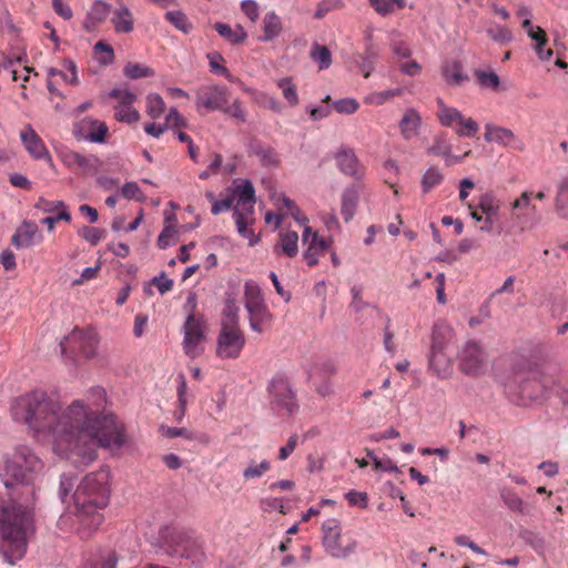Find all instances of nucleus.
Wrapping results in <instances>:
<instances>
[{
	"instance_id": "nucleus-1",
	"label": "nucleus",
	"mask_w": 568,
	"mask_h": 568,
	"mask_svg": "<svg viewBox=\"0 0 568 568\" xmlns=\"http://www.w3.org/2000/svg\"><path fill=\"white\" fill-rule=\"evenodd\" d=\"M91 396L95 398L94 410L77 399L58 414L57 403L45 392L33 390L12 402L11 416L38 434L48 433L57 453L77 456L83 464H90L97 457V445L114 450L125 444L123 426L112 415H97L105 399L104 388H92Z\"/></svg>"
},
{
	"instance_id": "nucleus-2",
	"label": "nucleus",
	"mask_w": 568,
	"mask_h": 568,
	"mask_svg": "<svg viewBox=\"0 0 568 568\" xmlns=\"http://www.w3.org/2000/svg\"><path fill=\"white\" fill-rule=\"evenodd\" d=\"M110 497L109 470L101 468L87 475L73 493L75 520L80 538L87 539L103 521L101 509L106 507Z\"/></svg>"
},
{
	"instance_id": "nucleus-3",
	"label": "nucleus",
	"mask_w": 568,
	"mask_h": 568,
	"mask_svg": "<svg viewBox=\"0 0 568 568\" xmlns=\"http://www.w3.org/2000/svg\"><path fill=\"white\" fill-rule=\"evenodd\" d=\"M34 530L30 508L14 500H0V555L6 562L14 565L24 557Z\"/></svg>"
},
{
	"instance_id": "nucleus-4",
	"label": "nucleus",
	"mask_w": 568,
	"mask_h": 568,
	"mask_svg": "<svg viewBox=\"0 0 568 568\" xmlns=\"http://www.w3.org/2000/svg\"><path fill=\"white\" fill-rule=\"evenodd\" d=\"M555 379L538 368L526 372H518L506 385V393L509 399L523 407L541 405L545 403L554 388Z\"/></svg>"
},
{
	"instance_id": "nucleus-5",
	"label": "nucleus",
	"mask_w": 568,
	"mask_h": 568,
	"mask_svg": "<svg viewBox=\"0 0 568 568\" xmlns=\"http://www.w3.org/2000/svg\"><path fill=\"white\" fill-rule=\"evenodd\" d=\"M43 463L28 446L20 445L4 460L1 477L6 487L30 485L42 470Z\"/></svg>"
},
{
	"instance_id": "nucleus-6",
	"label": "nucleus",
	"mask_w": 568,
	"mask_h": 568,
	"mask_svg": "<svg viewBox=\"0 0 568 568\" xmlns=\"http://www.w3.org/2000/svg\"><path fill=\"white\" fill-rule=\"evenodd\" d=\"M267 393L270 407L275 414L292 416L298 410L296 394L286 377L275 375L268 383Z\"/></svg>"
},
{
	"instance_id": "nucleus-7",
	"label": "nucleus",
	"mask_w": 568,
	"mask_h": 568,
	"mask_svg": "<svg viewBox=\"0 0 568 568\" xmlns=\"http://www.w3.org/2000/svg\"><path fill=\"white\" fill-rule=\"evenodd\" d=\"M244 306L248 313L252 331L262 333L270 326L273 315L263 298L260 286L254 282L244 285Z\"/></svg>"
},
{
	"instance_id": "nucleus-8",
	"label": "nucleus",
	"mask_w": 568,
	"mask_h": 568,
	"mask_svg": "<svg viewBox=\"0 0 568 568\" xmlns=\"http://www.w3.org/2000/svg\"><path fill=\"white\" fill-rule=\"evenodd\" d=\"M322 531L324 549L331 557L344 559L355 552L357 541L353 538H342V526L337 519H326L322 524Z\"/></svg>"
},
{
	"instance_id": "nucleus-9",
	"label": "nucleus",
	"mask_w": 568,
	"mask_h": 568,
	"mask_svg": "<svg viewBox=\"0 0 568 568\" xmlns=\"http://www.w3.org/2000/svg\"><path fill=\"white\" fill-rule=\"evenodd\" d=\"M459 368L469 376H478L485 373L487 354L476 341H468L458 353Z\"/></svg>"
},
{
	"instance_id": "nucleus-10",
	"label": "nucleus",
	"mask_w": 568,
	"mask_h": 568,
	"mask_svg": "<svg viewBox=\"0 0 568 568\" xmlns=\"http://www.w3.org/2000/svg\"><path fill=\"white\" fill-rule=\"evenodd\" d=\"M97 344L93 333L75 328L60 342V347L63 355L70 353L72 356L90 358L95 354Z\"/></svg>"
},
{
	"instance_id": "nucleus-11",
	"label": "nucleus",
	"mask_w": 568,
	"mask_h": 568,
	"mask_svg": "<svg viewBox=\"0 0 568 568\" xmlns=\"http://www.w3.org/2000/svg\"><path fill=\"white\" fill-rule=\"evenodd\" d=\"M229 103V90L217 84L202 85L195 93V105L200 113L220 111Z\"/></svg>"
},
{
	"instance_id": "nucleus-12",
	"label": "nucleus",
	"mask_w": 568,
	"mask_h": 568,
	"mask_svg": "<svg viewBox=\"0 0 568 568\" xmlns=\"http://www.w3.org/2000/svg\"><path fill=\"white\" fill-rule=\"evenodd\" d=\"M160 538H171L173 541L190 542V548L185 554V558L191 560L193 565L200 566L205 560L202 542L195 536L193 530H184L178 528L165 527L160 530Z\"/></svg>"
},
{
	"instance_id": "nucleus-13",
	"label": "nucleus",
	"mask_w": 568,
	"mask_h": 568,
	"mask_svg": "<svg viewBox=\"0 0 568 568\" xmlns=\"http://www.w3.org/2000/svg\"><path fill=\"white\" fill-rule=\"evenodd\" d=\"M183 333L184 353L191 358L200 356L203 352L201 343L204 339V328L202 321L196 318L194 314H189L183 325Z\"/></svg>"
},
{
	"instance_id": "nucleus-14",
	"label": "nucleus",
	"mask_w": 568,
	"mask_h": 568,
	"mask_svg": "<svg viewBox=\"0 0 568 568\" xmlns=\"http://www.w3.org/2000/svg\"><path fill=\"white\" fill-rule=\"evenodd\" d=\"M245 345V337L240 328L221 327L216 353L221 358H237Z\"/></svg>"
},
{
	"instance_id": "nucleus-15",
	"label": "nucleus",
	"mask_w": 568,
	"mask_h": 568,
	"mask_svg": "<svg viewBox=\"0 0 568 568\" xmlns=\"http://www.w3.org/2000/svg\"><path fill=\"white\" fill-rule=\"evenodd\" d=\"M108 130L109 129L104 122L85 118L74 124L73 134L78 139H83L93 143H103Z\"/></svg>"
},
{
	"instance_id": "nucleus-16",
	"label": "nucleus",
	"mask_w": 568,
	"mask_h": 568,
	"mask_svg": "<svg viewBox=\"0 0 568 568\" xmlns=\"http://www.w3.org/2000/svg\"><path fill=\"white\" fill-rule=\"evenodd\" d=\"M20 139L23 146L33 159H44L48 162L52 161V158L42 139L30 124L26 125V128L21 131Z\"/></svg>"
},
{
	"instance_id": "nucleus-17",
	"label": "nucleus",
	"mask_w": 568,
	"mask_h": 568,
	"mask_svg": "<svg viewBox=\"0 0 568 568\" xmlns=\"http://www.w3.org/2000/svg\"><path fill=\"white\" fill-rule=\"evenodd\" d=\"M34 207L44 213H54L60 210L54 217H44L42 223L48 225L49 231H52L54 224L59 221L70 222L71 214L69 213L67 205L63 201H48L44 197H40L36 203Z\"/></svg>"
},
{
	"instance_id": "nucleus-18",
	"label": "nucleus",
	"mask_w": 568,
	"mask_h": 568,
	"mask_svg": "<svg viewBox=\"0 0 568 568\" xmlns=\"http://www.w3.org/2000/svg\"><path fill=\"white\" fill-rule=\"evenodd\" d=\"M335 160L337 168L342 173L349 175L355 180H361L364 176V169L353 150L341 149L335 154Z\"/></svg>"
},
{
	"instance_id": "nucleus-19",
	"label": "nucleus",
	"mask_w": 568,
	"mask_h": 568,
	"mask_svg": "<svg viewBox=\"0 0 568 568\" xmlns=\"http://www.w3.org/2000/svg\"><path fill=\"white\" fill-rule=\"evenodd\" d=\"M523 28L526 30L528 37L535 42L534 49L541 61H547L552 57V50H545L547 43V34L540 27H535L529 18L523 21Z\"/></svg>"
},
{
	"instance_id": "nucleus-20",
	"label": "nucleus",
	"mask_w": 568,
	"mask_h": 568,
	"mask_svg": "<svg viewBox=\"0 0 568 568\" xmlns=\"http://www.w3.org/2000/svg\"><path fill=\"white\" fill-rule=\"evenodd\" d=\"M361 189L357 184L347 186L341 196V214L344 221L349 222L357 210Z\"/></svg>"
},
{
	"instance_id": "nucleus-21",
	"label": "nucleus",
	"mask_w": 568,
	"mask_h": 568,
	"mask_svg": "<svg viewBox=\"0 0 568 568\" xmlns=\"http://www.w3.org/2000/svg\"><path fill=\"white\" fill-rule=\"evenodd\" d=\"M428 366L438 378L445 379L452 374V363L445 349L430 348Z\"/></svg>"
},
{
	"instance_id": "nucleus-22",
	"label": "nucleus",
	"mask_w": 568,
	"mask_h": 568,
	"mask_svg": "<svg viewBox=\"0 0 568 568\" xmlns=\"http://www.w3.org/2000/svg\"><path fill=\"white\" fill-rule=\"evenodd\" d=\"M248 152L255 155L263 166H277L280 164L278 153L261 141H252L248 145Z\"/></svg>"
},
{
	"instance_id": "nucleus-23",
	"label": "nucleus",
	"mask_w": 568,
	"mask_h": 568,
	"mask_svg": "<svg viewBox=\"0 0 568 568\" xmlns=\"http://www.w3.org/2000/svg\"><path fill=\"white\" fill-rule=\"evenodd\" d=\"M111 11L110 4L102 0H95L87 13L83 27L87 31H93L98 24L103 22Z\"/></svg>"
},
{
	"instance_id": "nucleus-24",
	"label": "nucleus",
	"mask_w": 568,
	"mask_h": 568,
	"mask_svg": "<svg viewBox=\"0 0 568 568\" xmlns=\"http://www.w3.org/2000/svg\"><path fill=\"white\" fill-rule=\"evenodd\" d=\"M234 194L237 196V206L243 205V211L247 214L254 213L255 204V189L251 181L245 180L241 185L234 189Z\"/></svg>"
},
{
	"instance_id": "nucleus-25",
	"label": "nucleus",
	"mask_w": 568,
	"mask_h": 568,
	"mask_svg": "<svg viewBox=\"0 0 568 568\" xmlns=\"http://www.w3.org/2000/svg\"><path fill=\"white\" fill-rule=\"evenodd\" d=\"M422 124V118L415 109H408L399 121V129L404 140L413 139Z\"/></svg>"
},
{
	"instance_id": "nucleus-26",
	"label": "nucleus",
	"mask_w": 568,
	"mask_h": 568,
	"mask_svg": "<svg viewBox=\"0 0 568 568\" xmlns=\"http://www.w3.org/2000/svg\"><path fill=\"white\" fill-rule=\"evenodd\" d=\"M442 74L447 84L460 85L469 78L463 72V64L458 60L446 61L442 67Z\"/></svg>"
},
{
	"instance_id": "nucleus-27",
	"label": "nucleus",
	"mask_w": 568,
	"mask_h": 568,
	"mask_svg": "<svg viewBox=\"0 0 568 568\" xmlns=\"http://www.w3.org/2000/svg\"><path fill=\"white\" fill-rule=\"evenodd\" d=\"M111 22L118 33H130L133 30L132 13L124 4L113 11Z\"/></svg>"
},
{
	"instance_id": "nucleus-28",
	"label": "nucleus",
	"mask_w": 568,
	"mask_h": 568,
	"mask_svg": "<svg viewBox=\"0 0 568 568\" xmlns=\"http://www.w3.org/2000/svg\"><path fill=\"white\" fill-rule=\"evenodd\" d=\"M452 337V329L443 322H437L433 326L432 345L434 349H445Z\"/></svg>"
},
{
	"instance_id": "nucleus-29",
	"label": "nucleus",
	"mask_w": 568,
	"mask_h": 568,
	"mask_svg": "<svg viewBox=\"0 0 568 568\" xmlns=\"http://www.w3.org/2000/svg\"><path fill=\"white\" fill-rule=\"evenodd\" d=\"M282 30V22L278 16L274 12H268L263 19V36L260 38L262 41H271L275 39Z\"/></svg>"
},
{
	"instance_id": "nucleus-30",
	"label": "nucleus",
	"mask_w": 568,
	"mask_h": 568,
	"mask_svg": "<svg viewBox=\"0 0 568 568\" xmlns=\"http://www.w3.org/2000/svg\"><path fill=\"white\" fill-rule=\"evenodd\" d=\"M214 29L221 37L231 43H242L247 37L245 30L241 26H236L235 29H232L230 24L216 22Z\"/></svg>"
},
{
	"instance_id": "nucleus-31",
	"label": "nucleus",
	"mask_w": 568,
	"mask_h": 568,
	"mask_svg": "<svg viewBox=\"0 0 568 568\" xmlns=\"http://www.w3.org/2000/svg\"><path fill=\"white\" fill-rule=\"evenodd\" d=\"M500 497L509 510L520 514H529L530 507L513 489H504Z\"/></svg>"
},
{
	"instance_id": "nucleus-32",
	"label": "nucleus",
	"mask_w": 568,
	"mask_h": 568,
	"mask_svg": "<svg viewBox=\"0 0 568 568\" xmlns=\"http://www.w3.org/2000/svg\"><path fill=\"white\" fill-rule=\"evenodd\" d=\"M452 144L445 134H438L434 138L433 144L427 149V153L432 155L443 156L446 164H449Z\"/></svg>"
},
{
	"instance_id": "nucleus-33",
	"label": "nucleus",
	"mask_w": 568,
	"mask_h": 568,
	"mask_svg": "<svg viewBox=\"0 0 568 568\" xmlns=\"http://www.w3.org/2000/svg\"><path fill=\"white\" fill-rule=\"evenodd\" d=\"M444 181V175L436 166H430L422 176L420 187L424 194L430 192L432 189L439 185Z\"/></svg>"
},
{
	"instance_id": "nucleus-34",
	"label": "nucleus",
	"mask_w": 568,
	"mask_h": 568,
	"mask_svg": "<svg viewBox=\"0 0 568 568\" xmlns=\"http://www.w3.org/2000/svg\"><path fill=\"white\" fill-rule=\"evenodd\" d=\"M233 217L236 224V229L240 235L244 239H247L250 245H254L257 243L258 239L254 236V232L247 227V220L244 215V212L241 211L237 206L233 210Z\"/></svg>"
},
{
	"instance_id": "nucleus-35",
	"label": "nucleus",
	"mask_w": 568,
	"mask_h": 568,
	"mask_svg": "<svg viewBox=\"0 0 568 568\" xmlns=\"http://www.w3.org/2000/svg\"><path fill=\"white\" fill-rule=\"evenodd\" d=\"M271 469V463L267 459H263L260 463H256L254 459H251L247 463V467L243 470V478L245 480H253L261 478L265 473Z\"/></svg>"
},
{
	"instance_id": "nucleus-36",
	"label": "nucleus",
	"mask_w": 568,
	"mask_h": 568,
	"mask_svg": "<svg viewBox=\"0 0 568 568\" xmlns=\"http://www.w3.org/2000/svg\"><path fill=\"white\" fill-rule=\"evenodd\" d=\"M477 207L485 216L497 217L500 209V201L491 193H486L479 197Z\"/></svg>"
},
{
	"instance_id": "nucleus-37",
	"label": "nucleus",
	"mask_w": 568,
	"mask_h": 568,
	"mask_svg": "<svg viewBox=\"0 0 568 568\" xmlns=\"http://www.w3.org/2000/svg\"><path fill=\"white\" fill-rule=\"evenodd\" d=\"M239 306L235 301L227 300L223 311V320L221 327L240 328L239 327Z\"/></svg>"
},
{
	"instance_id": "nucleus-38",
	"label": "nucleus",
	"mask_w": 568,
	"mask_h": 568,
	"mask_svg": "<svg viewBox=\"0 0 568 568\" xmlns=\"http://www.w3.org/2000/svg\"><path fill=\"white\" fill-rule=\"evenodd\" d=\"M102 165L101 160L94 154H82L78 168L83 175H95Z\"/></svg>"
},
{
	"instance_id": "nucleus-39",
	"label": "nucleus",
	"mask_w": 568,
	"mask_h": 568,
	"mask_svg": "<svg viewBox=\"0 0 568 568\" xmlns=\"http://www.w3.org/2000/svg\"><path fill=\"white\" fill-rule=\"evenodd\" d=\"M495 142L505 145V146H514L518 150H523L524 145L518 141L514 132L507 128L496 126L495 130Z\"/></svg>"
},
{
	"instance_id": "nucleus-40",
	"label": "nucleus",
	"mask_w": 568,
	"mask_h": 568,
	"mask_svg": "<svg viewBox=\"0 0 568 568\" xmlns=\"http://www.w3.org/2000/svg\"><path fill=\"white\" fill-rule=\"evenodd\" d=\"M311 58L318 63L320 70H325L332 64V54L326 45L315 43L311 50Z\"/></svg>"
},
{
	"instance_id": "nucleus-41",
	"label": "nucleus",
	"mask_w": 568,
	"mask_h": 568,
	"mask_svg": "<svg viewBox=\"0 0 568 568\" xmlns=\"http://www.w3.org/2000/svg\"><path fill=\"white\" fill-rule=\"evenodd\" d=\"M556 210L561 216H568V178L562 179L558 185Z\"/></svg>"
},
{
	"instance_id": "nucleus-42",
	"label": "nucleus",
	"mask_w": 568,
	"mask_h": 568,
	"mask_svg": "<svg viewBox=\"0 0 568 568\" xmlns=\"http://www.w3.org/2000/svg\"><path fill=\"white\" fill-rule=\"evenodd\" d=\"M123 74L129 79H141L154 75V71L145 64L129 62L124 69Z\"/></svg>"
},
{
	"instance_id": "nucleus-43",
	"label": "nucleus",
	"mask_w": 568,
	"mask_h": 568,
	"mask_svg": "<svg viewBox=\"0 0 568 568\" xmlns=\"http://www.w3.org/2000/svg\"><path fill=\"white\" fill-rule=\"evenodd\" d=\"M114 111V118L120 122L135 123L140 119V113L131 104L116 105Z\"/></svg>"
},
{
	"instance_id": "nucleus-44",
	"label": "nucleus",
	"mask_w": 568,
	"mask_h": 568,
	"mask_svg": "<svg viewBox=\"0 0 568 568\" xmlns=\"http://www.w3.org/2000/svg\"><path fill=\"white\" fill-rule=\"evenodd\" d=\"M166 20L172 23L178 30L183 33H189L192 29L187 17L180 10L168 11L165 13Z\"/></svg>"
},
{
	"instance_id": "nucleus-45",
	"label": "nucleus",
	"mask_w": 568,
	"mask_h": 568,
	"mask_svg": "<svg viewBox=\"0 0 568 568\" xmlns=\"http://www.w3.org/2000/svg\"><path fill=\"white\" fill-rule=\"evenodd\" d=\"M165 110V102L158 93H151L146 97V111L148 114L158 119L162 115Z\"/></svg>"
},
{
	"instance_id": "nucleus-46",
	"label": "nucleus",
	"mask_w": 568,
	"mask_h": 568,
	"mask_svg": "<svg viewBox=\"0 0 568 568\" xmlns=\"http://www.w3.org/2000/svg\"><path fill=\"white\" fill-rule=\"evenodd\" d=\"M298 234L295 231H288L281 237V247L285 255L294 257L297 254Z\"/></svg>"
},
{
	"instance_id": "nucleus-47",
	"label": "nucleus",
	"mask_w": 568,
	"mask_h": 568,
	"mask_svg": "<svg viewBox=\"0 0 568 568\" xmlns=\"http://www.w3.org/2000/svg\"><path fill=\"white\" fill-rule=\"evenodd\" d=\"M277 87L282 90L283 97L290 105H296L298 103L296 87L292 82L291 78L280 79L277 81Z\"/></svg>"
},
{
	"instance_id": "nucleus-48",
	"label": "nucleus",
	"mask_w": 568,
	"mask_h": 568,
	"mask_svg": "<svg viewBox=\"0 0 568 568\" xmlns=\"http://www.w3.org/2000/svg\"><path fill=\"white\" fill-rule=\"evenodd\" d=\"M211 72L217 75H224L227 80L233 81V77L229 72L227 68L222 65L220 62L224 61L222 54L219 52H210L206 54Z\"/></svg>"
},
{
	"instance_id": "nucleus-49",
	"label": "nucleus",
	"mask_w": 568,
	"mask_h": 568,
	"mask_svg": "<svg viewBox=\"0 0 568 568\" xmlns=\"http://www.w3.org/2000/svg\"><path fill=\"white\" fill-rule=\"evenodd\" d=\"M400 89H388L379 92H373L365 98V103L382 105L392 98L399 95Z\"/></svg>"
},
{
	"instance_id": "nucleus-50",
	"label": "nucleus",
	"mask_w": 568,
	"mask_h": 568,
	"mask_svg": "<svg viewBox=\"0 0 568 568\" xmlns=\"http://www.w3.org/2000/svg\"><path fill=\"white\" fill-rule=\"evenodd\" d=\"M518 536L526 545L530 546L535 550H540L545 546L544 538L532 530L521 528Z\"/></svg>"
},
{
	"instance_id": "nucleus-51",
	"label": "nucleus",
	"mask_w": 568,
	"mask_h": 568,
	"mask_svg": "<svg viewBox=\"0 0 568 568\" xmlns=\"http://www.w3.org/2000/svg\"><path fill=\"white\" fill-rule=\"evenodd\" d=\"M438 120L444 126H452L455 122L459 123L463 120V114L456 108H443V110L438 111Z\"/></svg>"
},
{
	"instance_id": "nucleus-52",
	"label": "nucleus",
	"mask_w": 568,
	"mask_h": 568,
	"mask_svg": "<svg viewBox=\"0 0 568 568\" xmlns=\"http://www.w3.org/2000/svg\"><path fill=\"white\" fill-rule=\"evenodd\" d=\"M475 77L477 78L479 84L485 88H489L493 90H497L500 84V80L497 73L487 72L484 70H476Z\"/></svg>"
},
{
	"instance_id": "nucleus-53",
	"label": "nucleus",
	"mask_w": 568,
	"mask_h": 568,
	"mask_svg": "<svg viewBox=\"0 0 568 568\" xmlns=\"http://www.w3.org/2000/svg\"><path fill=\"white\" fill-rule=\"evenodd\" d=\"M160 539L163 542L162 547L164 548L166 554L179 555V556L185 558V554H186L187 549L190 548V542L182 541L180 544V542L173 541L171 538H160Z\"/></svg>"
},
{
	"instance_id": "nucleus-54",
	"label": "nucleus",
	"mask_w": 568,
	"mask_h": 568,
	"mask_svg": "<svg viewBox=\"0 0 568 568\" xmlns=\"http://www.w3.org/2000/svg\"><path fill=\"white\" fill-rule=\"evenodd\" d=\"M487 34L495 42L507 44L513 40L511 31L503 26H496L487 29Z\"/></svg>"
},
{
	"instance_id": "nucleus-55",
	"label": "nucleus",
	"mask_w": 568,
	"mask_h": 568,
	"mask_svg": "<svg viewBox=\"0 0 568 568\" xmlns=\"http://www.w3.org/2000/svg\"><path fill=\"white\" fill-rule=\"evenodd\" d=\"M458 124L459 128L456 129V134L458 136L474 138L479 130V125L471 118L463 116V120H460Z\"/></svg>"
},
{
	"instance_id": "nucleus-56",
	"label": "nucleus",
	"mask_w": 568,
	"mask_h": 568,
	"mask_svg": "<svg viewBox=\"0 0 568 568\" xmlns=\"http://www.w3.org/2000/svg\"><path fill=\"white\" fill-rule=\"evenodd\" d=\"M363 287L361 285H353L351 288L352 302L349 304L351 308L355 313H361L367 307L372 305L362 300Z\"/></svg>"
},
{
	"instance_id": "nucleus-57",
	"label": "nucleus",
	"mask_w": 568,
	"mask_h": 568,
	"mask_svg": "<svg viewBox=\"0 0 568 568\" xmlns=\"http://www.w3.org/2000/svg\"><path fill=\"white\" fill-rule=\"evenodd\" d=\"M333 106L338 113L353 114L358 110L359 104L353 98H344V99L336 100L333 103Z\"/></svg>"
},
{
	"instance_id": "nucleus-58",
	"label": "nucleus",
	"mask_w": 568,
	"mask_h": 568,
	"mask_svg": "<svg viewBox=\"0 0 568 568\" xmlns=\"http://www.w3.org/2000/svg\"><path fill=\"white\" fill-rule=\"evenodd\" d=\"M79 235L91 245L95 246L103 239L104 231L97 227L83 226L79 230Z\"/></svg>"
},
{
	"instance_id": "nucleus-59",
	"label": "nucleus",
	"mask_w": 568,
	"mask_h": 568,
	"mask_svg": "<svg viewBox=\"0 0 568 568\" xmlns=\"http://www.w3.org/2000/svg\"><path fill=\"white\" fill-rule=\"evenodd\" d=\"M123 197L126 200L142 201L144 195L136 182H126L121 189Z\"/></svg>"
},
{
	"instance_id": "nucleus-60",
	"label": "nucleus",
	"mask_w": 568,
	"mask_h": 568,
	"mask_svg": "<svg viewBox=\"0 0 568 568\" xmlns=\"http://www.w3.org/2000/svg\"><path fill=\"white\" fill-rule=\"evenodd\" d=\"M343 6L342 0H323L318 3L317 9L314 12V18L322 19L329 11L338 9Z\"/></svg>"
},
{
	"instance_id": "nucleus-61",
	"label": "nucleus",
	"mask_w": 568,
	"mask_h": 568,
	"mask_svg": "<svg viewBox=\"0 0 568 568\" xmlns=\"http://www.w3.org/2000/svg\"><path fill=\"white\" fill-rule=\"evenodd\" d=\"M345 498L351 506H357L365 509L368 505V497L366 493L349 490L345 494Z\"/></svg>"
},
{
	"instance_id": "nucleus-62",
	"label": "nucleus",
	"mask_w": 568,
	"mask_h": 568,
	"mask_svg": "<svg viewBox=\"0 0 568 568\" xmlns=\"http://www.w3.org/2000/svg\"><path fill=\"white\" fill-rule=\"evenodd\" d=\"M74 485V477L68 474H62L60 477V485H59V497L62 503H65L67 497L69 496L70 491L72 490Z\"/></svg>"
},
{
	"instance_id": "nucleus-63",
	"label": "nucleus",
	"mask_w": 568,
	"mask_h": 568,
	"mask_svg": "<svg viewBox=\"0 0 568 568\" xmlns=\"http://www.w3.org/2000/svg\"><path fill=\"white\" fill-rule=\"evenodd\" d=\"M220 111L241 122L246 121L245 112L242 109V105L239 102V100H235L231 105H229L227 103L226 105H224V109H221Z\"/></svg>"
},
{
	"instance_id": "nucleus-64",
	"label": "nucleus",
	"mask_w": 568,
	"mask_h": 568,
	"mask_svg": "<svg viewBox=\"0 0 568 568\" xmlns=\"http://www.w3.org/2000/svg\"><path fill=\"white\" fill-rule=\"evenodd\" d=\"M186 120L180 114V112L178 111L176 108H171L168 115H166V119H165V123L164 125H166V129L169 126L171 128H185L186 126Z\"/></svg>"
}]
</instances>
